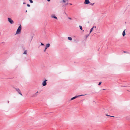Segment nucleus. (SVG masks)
<instances>
[{
  "instance_id": "obj_1",
  "label": "nucleus",
  "mask_w": 130,
  "mask_h": 130,
  "mask_svg": "<svg viewBox=\"0 0 130 130\" xmlns=\"http://www.w3.org/2000/svg\"><path fill=\"white\" fill-rule=\"evenodd\" d=\"M21 26L20 25L18 28L16 34H19L21 31Z\"/></svg>"
},
{
  "instance_id": "obj_2",
  "label": "nucleus",
  "mask_w": 130,
  "mask_h": 130,
  "mask_svg": "<svg viewBox=\"0 0 130 130\" xmlns=\"http://www.w3.org/2000/svg\"><path fill=\"white\" fill-rule=\"evenodd\" d=\"M8 22L11 24H13L14 23V22L13 20L10 18H8Z\"/></svg>"
},
{
  "instance_id": "obj_3",
  "label": "nucleus",
  "mask_w": 130,
  "mask_h": 130,
  "mask_svg": "<svg viewBox=\"0 0 130 130\" xmlns=\"http://www.w3.org/2000/svg\"><path fill=\"white\" fill-rule=\"evenodd\" d=\"M86 95V94H85V95H78L77 96H75L71 98V101L73 100H74V99H75L76 98H77L78 97L80 96H84V95Z\"/></svg>"
},
{
  "instance_id": "obj_4",
  "label": "nucleus",
  "mask_w": 130,
  "mask_h": 130,
  "mask_svg": "<svg viewBox=\"0 0 130 130\" xmlns=\"http://www.w3.org/2000/svg\"><path fill=\"white\" fill-rule=\"evenodd\" d=\"M15 89L19 94L21 95L22 96V95L21 93L20 90L19 88H15Z\"/></svg>"
},
{
  "instance_id": "obj_5",
  "label": "nucleus",
  "mask_w": 130,
  "mask_h": 130,
  "mask_svg": "<svg viewBox=\"0 0 130 130\" xmlns=\"http://www.w3.org/2000/svg\"><path fill=\"white\" fill-rule=\"evenodd\" d=\"M47 81V80H45L42 83V85L43 86H45L46 85V81Z\"/></svg>"
},
{
  "instance_id": "obj_6",
  "label": "nucleus",
  "mask_w": 130,
  "mask_h": 130,
  "mask_svg": "<svg viewBox=\"0 0 130 130\" xmlns=\"http://www.w3.org/2000/svg\"><path fill=\"white\" fill-rule=\"evenodd\" d=\"M50 45L49 43L47 44L46 45V46L44 50V52H45L46 51V50L47 49V48L49 47L50 46Z\"/></svg>"
},
{
  "instance_id": "obj_7",
  "label": "nucleus",
  "mask_w": 130,
  "mask_h": 130,
  "mask_svg": "<svg viewBox=\"0 0 130 130\" xmlns=\"http://www.w3.org/2000/svg\"><path fill=\"white\" fill-rule=\"evenodd\" d=\"M51 17L52 18H54L57 20L58 19L57 17L55 16V15L54 14H52L51 15Z\"/></svg>"
},
{
  "instance_id": "obj_8",
  "label": "nucleus",
  "mask_w": 130,
  "mask_h": 130,
  "mask_svg": "<svg viewBox=\"0 0 130 130\" xmlns=\"http://www.w3.org/2000/svg\"><path fill=\"white\" fill-rule=\"evenodd\" d=\"M90 3L89 0H85V1L84 3L85 4H87L89 3Z\"/></svg>"
},
{
  "instance_id": "obj_9",
  "label": "nucleus",
  "mask_w": 130,
  "mask_h": 130,
  "mask_svg": "<svg viewBox=\"0 0 130 130\" xmlns=\"http://www.w3.org/2000/svg\"><path fill=\"white\" fill-rule=\"evenodd\" d=\"M125 29L123 31L122 33V35L123 37L125 35Z\"/></svg>"
},
{
  "instance_id": "obj_10",
  "label": "nucleus",
  "mask_w": 130,
  "mask_h": 130,
  "mask_svg": "<svg viewBox=\"0 0 130 130\" xmlns=\"http://www.w3.org/2000/svg\"><path fill=\"white\" fill-rule=\"evenodd\" d=\"M27 50H25L24 51V52L23 53V54H25L27 55Z\"/></svg>"
},
{
  "instance_id": "obj_11",
  "label": "nucleus",
  "mask_w": 130,
  "mask_h": 130,
  "mask_svg": "<svg viewBox=\"0 0 130 130\" xmlns=\"http://www.w3.org/2000/svg\"><path fill=\"white\" fill-rule=\"evenodd\" d=\"M94 26H93L92 28H91V29L90 31V33L92 31V30L94 28Z\"/></svg>"
},
{
  "instance_id": "obj_12",
  "label": "nucleus",
  "mask_w": 130,
  "mask_h": 130,
  "mask_svg": "<svg viewBox=\"0 0 130 130\" xmlns=\"http://www.w3.org/2000/svg\"><path fill=\"white\" fill-rule=\"evenodd\" d=\"M38 93V92L37 91L36 93H35V94H34L32 96V97H36L37 96V94Z\"/></svg>"
},
{
  "instance_id": "obj_13",
  "label": "nucleus",
  "mask_w": 130,
  "mask_h": 130,
  "mask_svg": "<svg viewBox=\"0 0 130 130\" xmlns=\"http://www.w3.org/2000/svg\"><path fill=\"white\" fill-rule=\"evenodd\" d=\"M68 39L70 40H71L72 39V38L71 37H68Z\"/></svg>"
},
{
  "instance_id": "obj_14",
  "label": "nucleus",
  "mask_w": 130,
  "mask_h": 130,
  "mask_svg": "<svg viewBox=\"0 0 130 130\" xmlns=\"http://www.w3.org/2000/svg\"><path fill=\"white\" fill-rule=\"evenodd\" d=\"M79 28H80V29H81V30H82L83 28H82V27L81 26H80V25H79Z\"/></svg>"
},
{
  "instance_id": "obj_15",
  "label": "nucleus",
  "mask_w": 130,
  "mask_h": 130,
  "mask_svg": "<svg viewBox=\"0 0 130 130\" xmlns=\"http://www.w3.org/2000/svg\"><path fill=\"white\" fill-rule=\"evenodd\" d=\"M67 1H68V0H63L62 1V2L63 3H65Z\"/></svg>"
},
{
  "instance_id": "obj_16",
  "label": "nucleus",
  "mask_w": 130,
  "mask_h": 130,
  "mask_svg": "<svg viewBox=\"0 0 130 130\" xmlns=\"http://www.w3.org/2000/svg\"><path fill=\"white\" fill-rule=\"evenodd\" d=\"M90 3L89 4L91 5H93L94 4V3Z\"/></svg>"
},
{
  "instance_id": "obj_17",
  "label": "nucleus",
  "mask_w": 130,
  "mask_h": 130,
  "mask_svg": "<svg viewBox=\"0 0 130 130\" xmlns=\"http://www.w3.org/2000/svg\"><path fill=\"white\" fill-rule=\"evenodd\" d=\"M30 2L31 3H33V1H32V0H29Z\"/></svg>"
},
{
  "instance_id": "obj_18",
  "label": "nucleus",
  "mask_w": 130,
  "mask_h": 130,
  "mask_svg": "<svg viewBox=\"0 0 130 130\" xmlns=\"http://www.w3.org/2000/svg\"><path fill=\"white\" fill-rule=\"evenodd\" d=\"M123 52H124V53H127L129 54V53H128V52H127V51H123Z\"/></svg>"
},
{
  "instance_id": "obj_19",
  "label": "nucleus",
  "mask_w": 130,
  "mask_h": 130,
  "mask_svg": "<svg viewBox=\"0 0 130 130\" xmlns=\"http://www.w3.org/2000/svg\"><path fill=\"white\" fill-rule=\"evenodd\" d=\"M102 83V82H99V83L98 84V85H100Z\"/></svg>"
},
{
  "instance_id": "obj_20",
  "label": "nucleus",
  "mask_w": 130,
  "mask_h": 130,
  "mask_svg": "<svg viewBox=\"0 0 130 130\" xmlns=\"http://www.w3.org/2000/svg\"><path fill=\"white\" fill-rule=\"evenodd\" d=\"M89 34H89V35H86V38H87L89 36Z\"/></svg>"
},
{
  "instance_id": "obj_21",
  "label": "nucleus",
  "mask_w": 130,
  "mask_h": 130,
  "mask_svg": "<svg viewBox=\"0 0 130 130\" xmlns=\"http://www.w3.org/2000/svg\"><path fill=\"white\" fill-rule=\"evenodd\" d=\"M68 18L70 20H71L72 19V18H71L68 17Z\"/></svg>"
},
{
  "instance_id": "obj_22",
  "label": "nucleus",
  "mask_w": 130,
  "mask_h": 130,
  "mask_svg": "<svg viewBox=\"0 0 130 130\" xmlns=\"http://www.w3.org/2000/svg\"><path fill=\"white\" fill-rule=\"evenodd\" d=\"M64 13L67 15V14L66 13V12L65 11L64 12Z\"/></svg>"
},
{
  "instance_id": "obj_23",
  "label": "nucleus",
  "mask_w": 130,
  "mask_h": 130,
  "mask_svg": "<svg viewBox=\"0 0 130 130\" xmlns=\"http://www.w3.org/2000/svg\"><path fill=\"white\" fill-rule=\"evenodd\" d=\"M41 45H44V44L43 43H41Z\"/></svg>"
},
{
  "instance_id": "obj_24",
  "label": "nucleus",
  "mask_w": 130,
  "mask_h": 130,
  "mask_svg": "<svg viewBox=\"0 0 130 130\" xmlns=\"http://www.w3.org/2000/svg\"><path fill=\"white\" fill-rule=\"evenodd\" d=\"M106 115L107 116H110H110H110V115H108L107 114H106Z\"/></svg>"
},
{
  "instance_id": "obj_25",
  "label": "nucleus",
  "mask_w": 130,
  "mask_h": 130,
  "mask_svg": "<svg viewBox=\"0 0 130 130\" xmlns=\"http://www.w3.org/2000/svg\"><path fill=\"white\" fill-rule=\"evenodd\" d=\"M27 6L28 7H30V5L29 4H27Z\"/></svg>"
},
{
  "instance_id": "obj_26",
  "label": "nucleus",
  "mask_w": 130,
  "mask_h": 130,
  "mask_svg": "<svg viewBox=\"0 0 130 130\" xmlns=\"http://www.w3.org/2000/svg\"><path fill=\"white\" fill-rule=\"evenodd\" d=\"M23 3V4H26L25 3V2H24V3Z\"/></svg>"
},
{
  "instance_id": "obj_27",
  "label": "nucleus",
  "mask_w": 130,
  "mask_h": 130,
  "mask_svg": "<svg viewBox=\"0 0 130 130\" xmlns=\"http://www.w3.org/2000/svg\"><path fill=\"white\" fill-rule=\"evenodd\" d=\"M47 1H48V2H49L50 1V0H47Z\"/></svg>"
},
{
  "instance_id": "obj_28",
  "label": "nucleus",
  "mask_w": 130,
  "mask_h": 130,
  "mask_svg": "<svg viewBox=\"0 0 130 130\" xmlns=\"http://www.w3.org/2000/svg\"><path fill=\"white\" fill-rule=\"evenodd\" d=\"M111 117H115L114 116H111Z\"/></svg>"
},
{
  "instance_id": "obj_29",
  "label": "nucleus",
  "mask_w": 130,
  "mask_h": 130,
  "mask_svg": "<svg viewBox=\"0 0 130 130\" xmlns=\"http://www.w3.org/2000/svg\"><path fill=\"white\" fill-rule=\"evenodd\" d=\"M70 5H72V4H71V3H70Z\"/></svg>"
},
{
  "instance_id": "obj_30",
  "label": "nucleus",
  "mask_w": 130,
  "mask_h": 130,
  "mask_svg": "<svg viewBox=\"0 0 130 130\" xmlns=\"http://www.w3.org/2000/svg\"><path fill=\"white\" fill-rule=\"evenodd\" d=\"M68 3H67V4H66V5H68Z\"/></svg>"
},
{
  "instance_id": "obj_31",
  "label": "nucleus",
  "mask_w": 130,
  "mask_h": 130,
  "mask_svg": "<svg viewBox=\"0 0 130 130\" xmlns=\"http://www.w3.org/2000/svg\"><path fill=\"white\" fill-rule=\"evenodd\" d=\"M103 90H105V89H103Z\"/></svg>"
},
{
  "instance_id": "obj_32",
  "label": "nucleus",
  "mask_w": 130,
  "mask_h": 130,
  "mask_svg": "<svg viewBox=\"0 0 130 130\" xmlns=\"http://www.w3.org/2000/svg\"><path fill=\"white\" fill-rule=\"evenodd\" d=\"M9 101H8V103H9Z\"/></svg>"
},
{
  "instance_id": "obj_33",
  "label": "nucleus",
  "mask_w": 130,
  "mask_h": 130,
  "mask_svg": "<svg viewBox=\"0 0 130 130\" xmlns=\"http://www.w3.org/2000/svg\"><path fill=\"white\" fill-rule=\"evenodd\" d=\"M27 10H26V12H27Z\"/></svg>"
},
{
  "instance_id": "obj_34",
  "label": "nucleus",
  "mask_w": 130,
  "mask_h": 130,
  "mask_svg": "<svg viewBox=\"0 0 130 130\" xmlns=\"http://www.w3.org/2000/svg\"><path fill=\"white\" fill-rule=\"evenodd\" d=\"M95 28H96V26L95 27Z\"/></svg>"
}]
</instances>
